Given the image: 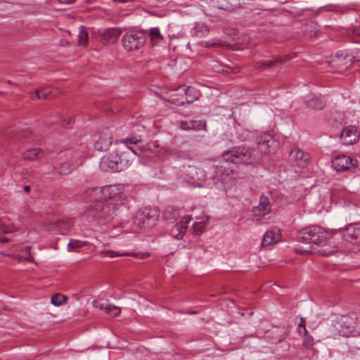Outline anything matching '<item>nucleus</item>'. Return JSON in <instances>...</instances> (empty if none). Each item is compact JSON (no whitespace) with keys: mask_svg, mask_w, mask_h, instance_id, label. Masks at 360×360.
<instances>
[{"mask_svg":"<svg viewBox=\"0 0 360 360\" xmlns=\"http://www.w3.org/2000/svg\"><path fill=\"white\" fill-rule=\"evenodd\" d=\"M122 190V186L119 184L87 189L83 194L84 200L90 203L85 212L87 221L95 224L110 222L124 207L116 198Z\"/></svg>","mask_w":360,"mask_h":360,"instance_id":"1","label":"nucleus"},{"mask_svg":"<svg viewBox=\"0 0 360 360\" xmlns=\"http://www.w3.org/2000/svg\"><path fill=\"white\" fill-rule=\"evenodd\" d=\"M327 233L321 227L311 225L302 228L296 233L297 242L304 244H314L319 248L317 250L323 256H328L336 251L328 240Z\"/></svg>","mask_w":360,"mask_h":360,"instance_id":"2","label":"nucleus"},{"mask_svg":"<svg viewBox=\"0 0 360 360\" xmlns=\"http://www.w3.org/2000/svg\"><path fill=\"white\" fill-rule=\"evenodd\" d=\"M223 158L226 162L234 164L250 165L256 162L259 158V155L253 148L240 146L224 152Z\"/></svg>","mask_w":360,"mask_h":360,"instance_id":"3","label":"nucleus"},{"mask_svg":"<svg viewBox=\"0 0 360 360\" xmlns=\"http://www.w3.org/2000/svg\"><path fill=\"white\" fill-rule=\"evenodd\" d=\"M129 150L118 153L117 152L110 153L101 159V165L106 167L112 172H119L127 169L132 162Z\"/></svg>","mask_w":360,"mask_h":360,"instance_id":"4","label":"nucleus"},{"mask_svg":"<svg viewBox=\"0 0 360 360\" xmlns=\"http://www.w3.org/2000/svg\"><path fill=\"white\" fill-rule=\"evenodd\" d=\"M146 34L143 31L127 32L122 39L124 49L128 51H134L141 49L146 44Z\"/></svg>","mask_w":360,"mask_h":360,"instance_id":"5","label":"nucleus"},{"mask_svg":"<svg viewBox=\"0 0 360 360\" xmlns=\"http://www.w3.org/2000/svg\"><path fill=\"white\" fill-rule=\"evenodd\" d=\"M158 217L159 214L155 210L144 207L136 213L134 223L139 229H150L155 225Z\"/></svg>","mask_w":360,"mask_h":360,"instance_id":"6","label":"nucleus"},{"mask_svg":"<svg viewBox=\"0 0 360 360\" xmlns=\"http://www.w3.org/2000/svg\"><path fill=\"white\" fill-rule=\"evenodd\" d=\"M359 321L354 313L342 316L336 322L335 327L343 336H349L353 330L358 328Z\"/></svg>","mask_w":360,"mask_h":360,"instance_id":"7","label":"nucleus"},{"mask_svg":"<svg viewBox=\"0 0 360 360\" xmlns=\"http://www.w3.org/2000/svg\"><path fill=\"white\" fill-rule=\"evenodd\" d=\"M259 150L262 153L270 154L276 151L278 142L269 133H264L257 138Z\"/></svg>","mask_w":360,"mask_h":360,"instance_id":"8","label":"nucleus"},{"mask_svg":"<svg viewBox=\"0 0 360 360\" xmlns=\"http://www.w3.org/2000/svg\"><path fill=\"white\" fill-rule=\"evenodd\" d=\"M112 142L111 131L108 129H103L96 135L94 139V148L98 151H106Z\"/></svg>","mask_w":360,"mask_h":360,"instance_id":"9","label":"nucleus"},{"mask_svg":"<svg viewBox=\"0 0 360 360\" xmlns=\"http://www.w3.org/2000/svg\"><path fill=\"white\" fill-rule=\"evenodd\" d=\"M342 238L353 244L360 245V225L352 224L345 228H340Z\"/></svg>","mask_w":360,"mask_h":360,"instance_id":"10","label":"nucleus"},{"mask_svg":"<svg viewBox=\"0 0 360 360\" xmlns=\"http://www.w3.org/2000/svg\"><path fill=\"white\" fill-rule=\"evenodd\" d=\"M357 160L353 159L349 156L342 155L337 156L332 161V166L338 172H344L349 170L352 167H356L357 165Z\"/></svg>","mask_w":360,"mask_h":360,"instance_id":"11","label":"nucleus"},{"mask_svg":"<svg viewBox=\"0 0 360 360\" xmlns=\"http://www.w3.org/2000/svg\"><path fill=\"white\" fill-rule=\"evenodd\" d=\"M191 220V217L190 215H186L176 224L172 225V227L169 230V235L177 240H181L183 238L185 235L188 225Z\"/></svg>","mask_w":360,"mask_h":360,"instance_id":"12","label":"nucleus"},{"mask_svg":"<svg viewBox=\"0 0 360 360\" xmlns=\"http://www.w3.org/2000/svg\"><path fill=\"white\" fill-rule=\"evenodd\" d=\"M359 134L355 126H348L344 128L340 135V139L344 145H352L358 141Z\"/></svg>","mask_w":360,"mask_h":360,"instance_id":"13","label":"nucleus"},{"mask_svg":"<svg viewBox=\"0 0 360 360\" xmlns=\"http://www.w3.org/2000/svg\"><path fill=\"white\" fill-rule=\"evenodd\" d=\"M271 211V204L267 197L262 195L259 198L258 205L255 206L252 209V212L255 217L265 216Z\"/></svg>","mask_w":360,"mask_h":360,"instance_id":"14","label":"nucleus"},{"mask_svg":"<svg viewBox=\"0 0 360 360\" xmlns=\"http://www.w3.org/2000/svg\"><path fill=\"white\" fill-rule=\"evenodd\" d=\"M281 238L280 229L274 228L271 230L267 231L262 238V245L263 247H267L271 245L275 244L278 242Z\"/></svg>","mask_w":360,"mask_h":360,"instance_id":"15","label":"nucleus"},{"mask_svg":"<svg viewBox=\"0 0 360 360\" xmlns=\"http://www.w3.org/2000/svg\"><path fill=\"white\" fill-rule=\"evenodd\" d=\"M121 34V30L117 27L108 28L102 34V41L104 44L115 43Z\"/></svg>","mask_w":360,"mask_h":360,"instance_id":"16","label":"nucleus"},{"mask_svg":"<svg viewBox=\"0 0 360 360\" xmlns=\"http://www.w3.org/2000/svg\"><path fill=\"white\" fill-rule=\"evenodd\" d=\"M304 102L308 108L314 110H321L326 104L325 101L322 98L318 97L314 94L307 95Z\"/></svg>","mask_w":360,"mask_h":360,"instance_id":"17","label":"nucleus"},{"mask_svg":"<svg viewBox=\"0 0 360 360\" xmlns=\"http://www.w3.org/2000/svg\"><path fill=\"white\" fill-rule=\"evenodd\" d=\"M289 156L292 160L297 162L299 167H302L309 160V155L300 150L297 148L292 149L289 153Z\"/></svg>","mask_w":360,"mask_h":360,"instance_id":"18","label":"nucleus"},{"mask_svg":"<svg viewBox=\"0 0 360 360\" xmlns=\"http://www.w3.org/2000/svg\"><path fill=\"white\" fill-rule=\"evenodd\" d=\"M352 57L342 51H340L333 56L330 63L333 65L347 67L352 63Z\"/></svg>","mask_w":360,"mask_h":360,"instance_id":"19","label":"nucleus"},{"mask_svg":"<svg viewBox=\"0 0 360 360\" xmlns=\"http://www.w3.org/2000/svg\"><path fill=\"white\" fill-rule=\"evenodd\" d=\"M43 155L44 152L39 148L27 149L22 154L23 159L30 161L35 160Z\"/></svg>","mask_w":360,"mask_h":360,"instance_id":"20","label":"nucleus"},{"mask_svg":"<svg viewBox=\"0 0 360 360\" xmlns=\"http://www.w3.org/2000/svg\"><path fill=\"white\" fill-rule=\"evenodd\" d=\"M202 127H205V124H203L200 121H182L180 122V128L183 130H198L200 129Z\"/></svg>","mask_w":360,"mask_h":360,"instance_id":"21","label":"nucleus"},{"mask_svg":"<svg viewBox=\"0 0 360 360\" xmlns=\"http://www.w3.org/2000/svg\"><path fill=\"white\" fill-rule=\"evenodd\" d=\"M32 99L36 97L37 99H49L51 97V90L49 86H43L39 89H37L34 92V95L31 96Z\"/></svg>","mask_w":360,"mask_h":360,"instance_id":"22","label":"nucleus"},{"mask_svg":"<svg viewBox=\"0 0 360 360\" xmlns=\"http://www.w3.org/2000/svg\"><path fill=\"white\" fill-rule=\"evenodd\" d=\"M196 168L193 166H183V169H177L176 167L172 169L173 173L176 178H184L185 175H191Z\"/></svg>","mask_w":360,"mask_h":360,"instance_id":"23","label":"nucleus"},{"mask_svg":"<svg viewBox=\"0 0 360 360\" xmlns=\"http://www.w3.org/2000/svg\"><path fill=\"white\" fill-rule=\"evenodd\" d=\"M58 165L60 168H57L58 172L63 175L70 174L75 168V165L70 161L60 162Z\"/></svg>","mask_w":360,"mask_h":360,"instance_id":"24","label":"nucleus"},{"mask_svg":"<svg viewBox=\"0 0 360 360\" xmlns=\"http://www.w3.org/2000/svg\"><path fill=\"white\" fill-rule=\"evenodd\" d=\"M148 35L152 45L158 44L162 39V36L158 27L150 28Z\"/></svg>","mask_w":360,"mask_h":360,"instance_id":"25","label":"nucleus"},{"mask_svg":"<svg viewBox=\"0 0 360 360\" xmlns=\"http://www.w3.org/2000/svg\"><path fill=\"white\" fill-rule=\"evenodd\" d=\"M179 210L172 207H167L163 212V217L168 221H174L179 217Z\"/></svg>","mask_w":360,"mask_h":360,"instance_id":"26","label":"nucleus"},{"mask_svg":"<svg viewBox=\"0 0 360 360\" xmlns=\"http://www.w3.org/2000/svg\"><path fill=\"white\" fill-rule=\"evenodd\" d=\"M183 91L185 93L186 96V102L188 103H191L194 101L198 99L197 92L195 89L191 86L184 87L182 89Z\"/></svg>","mask_w":360,"mask_h":360,"instance_id":"27","label":"nucleus"},{"mask_svg":"<svg viewBox=\"0 0 360 360\" xmlns=\"http://www.w3.org/2000/svg\"><path fill=\"white\" fill-rule=\"evenodd\" d=\"M68 300V297L62 294L57 293L52 295L51 299V303L54 306H60L65 303Z\"/></svg>","mask_w":360,"mask_h":360,"instance_id":"28","label":"nucleus"},{"mask_svg":"<svg viewBox=\"0 0 360 360\" xmlns=\"http://www.w3.org/2000/svg\"><path fill=\"white\" fill-rule=\"evenodd\" d=\"M210 6L228 11L227 0H211Z\"/></svg>","mask_w":360,"mask_h":360,"instance_id":"29","label":"nucleus"},{"mask_svg":"<svg viewBox=\"0 0 360 360\" xmlns=\"http://www.w3.org/2000/svg\"><path fill=\"white\" fill-rule=\"evenodd\" d=\"M32 135V131L29 129H23L20 131L17 132V134L13 137L15 141H20L22 139H30Z\"/></svg>","mask_w":360,"mask_h":360,"instance_id":"30","label":"nucleus"},{"mask_svg":"<svg viewBox=\"0 0 360 360\" xmlns=\"http://www.w3.org/2000/svg\"><path fill=\"white\" fill-rule=\"evenodd\" d=\"M105 311L107 314L114 317L118 316L121 313L120 307L111 304H108L105 308Z\"/></svg>","mask_w":360,"mask_h":360,"instance_id":"31","label":"nucleus"},{"mask_svg":"<svg viewBox=\"0 0 360 360\" xmlns=\"http://www.w3.org/2000/svg\"><path fill=\"white\" fill-rule=\"evenodd\" d=\"M78 44L79 46H86L88 43V33L84 29H82L78 34Z\"/></svg>","mask_w":360,"mask_h":360,"instance_id":"32","label":"nucleus"},{"mask_svg":"<svg viewBox=\"0 0 360 360\" xmlns=\"http://www.w3.org/2000/svg\"><path fill=\"white\" fill-rule=\"evenodd\" d=\"M228 11L231 12L240 6V0H227Z\"/></svg>","mask_w":360,"mask_h":360,"instance_id":"33","label":"nucleus"},{"mask_svg":"<svg viewBox=\"0 0 360 360\" xmlns=\"http://www.w3.org/2000/svg\"><path fill=\"white\" fill-rule=\"evenodd\" d=\"M83 245V243L79 240H71L68 243L69 250H73Z\"/></svg>","mask_w":360,"mask_h":360,"instance_id":"34","label":"nucleus"},{"mask_svg":"<svg viewBox=\"0 0 360 360\" xmlns=\"http://www.w3.org/2000/svg\"><path fill=\"white\" fill-rule=\"evenodd\" d=\"M276 63V60H269L266 62L259 63V68L263 70L270 68L273 67Z\"/></svg>","mask_w":360,"mask_h":360,"instance_id":"35","label":"nucleus"},{"mask_svg":"<svg viewBox=\"0 0 360 360\" xmlns=\"http://www.w3.org/2000/svg\"><path fill=\"white\" fill-rule=\"evenodd\" d=\"M141 141L140 136H134L131 138L125 139L123 142L125 143L137 144Z\"/></svg>","mask_w":360,"mask_h":360,"instance_id":"36","label":"nucleus"},{"mask_svg":"<svg viewBox=\"0 0 360 360\" xmlns=\"http://www.w3.org/2000/svg\"><path fill=\"white\" fill-rule=\"evenodd\" d=\"M72 124H73V121H72V119L70 117L63 119V120H61V122H60V124L62 125V127H66V128L71 127Z\"/></svg>","mask_w":360,"mask_h":360,"instance_id":"37","label":"nucleus"},{"mask_svg":"<svg viewBox=\"0 0 360 360\" xmlns=\"http://www.w3.org/2000/svg\"><path fill=\"white\" fill-rule=\"evenodd\" d=\"M0 230L3 231L5 233L13 232V228L10 227L9 226L2 224L0 221Z\"/></svg>","mask_w":360,"mask_h":360,"instance_id":"38","label":"nucleus"},{"mask_svg":"<svg viewBox=\"0 0 360 360\" xmlns=\"http://www.w3.org/2000/svg\"><path fill=\"white\" fill-rule=\"evenodd\" d=\"M303 345L307 348H310L313 345V339L311 337H306L303 341Z\"/></svg>","mask_w":360,"mask_h":360,"instance_id":"39","label":"nucleus"},{"mask_svg":"<svg viewBox=\"0 0 360 360\" xmlns=\"http://www.w3.org/2000/svg\"><path fill=\"white\" fill-rule=\"evenodd\" d=\"M295 251L297 253H308V254H310L312 251V248L311 247H309L307 249H303V248H296L295 249Z\"/></svg>","mask_w":360,"mask_h":360,"instance_id":"40","label":"nucleus"},{"mask_svg":"<svg viewBox=\"0 0 360 360\" xmlns=\"http://www.w3.org/2000/svg\"><path fill=\"white\" fill-rule=\"evenodd\" d=\"M25 251H26V253H27V256H26L25 258L27 261L28 262H31L33 260V258L31 256V254H30V248L29 246H26L25 247Z\"/></svg>","mask_w":360,"mask_h":360,"instance_id":"41","label":"nucleus"},{"mask_svg":"<svg viewBox=\"0 0 360 360\" xmlns=\"http://www.w3.org/2000/svg\"><path fill=\"white\" fill-rule=\"evenodd\" d=\"M303 329V331H304V335H307V330L306 329V327H305V325L304 323H303V321L302 320L301 323L299 324L298 326V330H299V333L301 334L302 333V330L301 329Z\"/></svg>","mask_w":360,"mask_h":360,"instance_id":"42","label":"nucleus"},{"mask_svg":"<svg viewBox=\"0 0 360 360\" xmlns=\"http://www.w3.org/2000/svg\"><path fill=\"white\" fill-rule=\"evenodd\" d=\"M219 43L217 40H215L214 41H207L206 44V46H218Z\"/></svg>","mask_w":360,"mask_h":360,"instance_id":"43","label":"nucleus"},{"mask_svg":"<svg viewBox=\"0 0 360 360\" xmlns=\"http://www.w3.org/2000/svg\"><path fill=\"white\" fill-rule=\"evenodd\" d=\"M283 335H280L277 338H276L274 340L271 341L272 343L280 342L283 339Z\"/></svg>","mask_w":360,"mask_h":360,"instance_id":"44","label":"nucleus"},{"mask_svg":"<svg viewBox=\"0 0 360 360\" xmlns=\"http://www.w3.org/2000/svg\"><path fill=\"white\" fill-rule=\"evenodd\" d=\"M127 150L129 151V154H130V158H131V154H133L134 155H138L134 149H132L131 147H127Z\"/></svg>","mask_w":360,"mask_h":360,"instance_id":"45","label":"nucleus"},{"mask_svg":"<svg viewBox=\"0 0 360 360\" xmlns=\"http://www.w3.org/2000/svg\"><path fill=\"white\" fill-rule=\"evenodd\" d=\"M61 4H70L73 3L75 0H58Z\"/></svg>","mask_w":360,"mask_h":360,"instance_id":"46","label":"nucleus"},{"mask_svg":"<svg viewBox=\"0 0 360 360\" xmlns=\"http://www.w3.org/2000/svg\"><path fill=\"white\" fill-rule=\"evenodd\" d=\"M23 190L26 192V193H28L30 191V186H28V185H26L23 187Z\"/></svg>","mask_w":360,"mask_h":360,"instance_id":"47","label":"nucleus"},{"mask_svg":"<svg viewBox=\"0 0 360 360\" xmlns=\"http://www.w3.org/2000/svg\"><path fill=\"white\" fill-rule=\"evenodd\" d=\"M8 240H9V239L8 238H6V237H1L0 238V241L1 243H5V242H7Z\"/></svg>","mask_w":360,"mask_h":360,"instance_id":"48","label":"nucleus"},{"mask_svg":"<svg viewBox=\"0 0 360 360\" xmlns=\"http://www.w3.org/2000/svg\"><path fill=\"white\" fill-rule=\"evenodd\" d=\"M70 226H71L70 223H68V224H65V227H64L65 231H68L70 228Z\"/></svg>","mask_w":360,"mask_h":360,"instance_id":"49","label":"nucleus"},{"mask_svg":"<svg viewBox=\"0 0 360 360\" xmlns=\"http://www.w3.org/2000/svg\"><path fill=\"white\" fill-rule=\"evenodd\" d=\"M217 169H219L220 172L222 171V167H217Z\"/></svg>","mask_w":360,"mask_h":360,"instance_id":"50","label":"nucleus"},{"mask_svg":"<svg viewBox=\"0 0 360 360\" xmlns=\"http://www.w3.org/2000/svg\"><path fill=\"white\" fill-rule=\"evenodd\" d=\"M355 32H356L357 34L360 35V30H355Z\"/></svg>","mask_w":360,"mask_h":360,"instance_id":"51","label":"nucleus"},{"mask_svg":"<svg viewBox=\"0 0 360 360\" xmlns=\"http://www.w3.org/2000/svg\"><path fill=\"white\" fill-rule=\"evenodd\" d=\"M129 254L128 253H123L122 254V255H128Z\"/></svg>","mask_w":360,"mask_h":360,"instance_id":"52","label":"nucleus"}]
</instances>
